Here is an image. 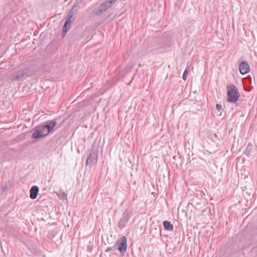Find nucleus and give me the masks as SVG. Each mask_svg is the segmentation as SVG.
I'll use <instances>...</instances> for the list:
<instances>
[{
    "label": "nucleus",
    "mask_w": 257,
    "mask_h": 257,
    "mask_svg": "<svg viewBox=\"0 0 257 257\" xmlns=\"http://www.w3.org/2000/svg\"><path fill=\"white\" fill-rule=\"evenodd\" d=\"M227 96L228 101L231 102H235L238 99L239 94L234 85H230L227 87Z\"/></svg>",
    "instance_id": "nucleus-1"
},
{
    "label": "nucleus",
    "mask_w": 257,
    "mask_h": 257,
    "mask_svg": "<svg viewBox=\"0 0 257 257\" xmlns=\"http://www.w3.org/2000/svg\"><path fill=\"white\" fill-rule=\"evenodd\" d=\"M30 76L29 70L25 68L20 70H16L14 74L10 77V79L12 81H17L23 79L25 77Z\"/></svg>",
    "instance_id": "nucleus-2"
},
{
    "label": "nucleus",
    "mask_w": 257,
    "mask_h": 257,
    "mask_svg": "<svg viewBox=\"0 0 257 257\" xmlns=\"http://www.w3.org/2000/svg\"><path fill=\"white\" fill-rule=\"evenodd\" d=\"M116 249L119 250L121 254H124L126 252L127 248V239L125 236H122L118 238L114 244Z\"/></svg>",
    "instance_id": "nucleus-3"
},
{
    "label": "nucleus",
    "mask_w": 257,
    "mask_h": 257,
    "mask_svg": "<svg viewBox=\"0 0 257 257\" xmlns=\"http://www.w3.org/2000/svg\"><path fill=\"white\" fill-rule=\"evenodd\" d=\"M110 7V5L109 4V3L107 2H105L103 3H102L100 5L99 9L98 10L95 11L94 12V13L96 15L102 14L103 12H105Z\"/></svg>",
    "instance_id": "nucleus-4"
},
{
    "label": "nucleus",
    "mask_w": 257,
    "mask_h": 257,
    "mask_svg": "<svg viewBox=\"0 0 257 257\" xmlns=\"http://www.w3.org/2000/svg\"><path fill=\"white\" fill-rule=\"evenodd\" d=\"M249 66L247 62H242L239 64V71L241 74H245L249 71Z\"/></svg>",
    "instance_id": "nucleus-5"
},
{
    "label": "nucleus",
    "mask_w": 257,
    "mask_h": 257,
    "mask_svg": "<svg viewBox=\"0 0 257 257\" xmlns=\"http://www.w3.org/2000/svg\"><path fill=\"white\" fill-rule=\"evenodd\" d=\"M129 220V213L127 210H125L122 214V217L119 220V225L123 227Z\"/></svg>",
    "instance_id": "nucleus-6"
},
{
    "label": "nucleus",
    "mask_w": 257,
    "mask_h": 257,
    "mask_svg": "<svg viewBox=\"0 0 257 257\" xmlns=\"http://www.w3.org/2000/svg\"><path fill=\"white\" fill-rule=\"evenodd\" d=\"M39 189L37 186H33L31 187L30 193V197L32 199H35L38 196Z\"/></svg>",
    "instance_id": "nucleus-7"
},
{
    "label": "nucleus",
    "mask_w": 257,
    "mask_h": 257,
    "mask_svg": "<svg viewBox=\"0 0 257 257\" xmlns=\"http://www.w3.org/2000/svg\"><path fill=\"white\" fill-rule=\"evenodd\" d=\"M97 161L96 157L94 155L90 154L87 157L86 164L87 165L91 166L94 162H96Z\"/></svg>",
    "instance_id": "nucleus-8"
},
{
    "label": "nucleus",
    "mask_w": 257,
    "mask_h": 257,
    "mask_svg": "<svg viewBox=\"0 0 257 257\" xmlns=\"http://www.w3.org/2000/svg\"><path fill=\"white\" fill-rule=\"evenodd\" d=\"M164 228L168 231H173L174 229L173 225L169 221H164L163 222Z\"/></svg>",
    "instance_id": "nucleus-9"
},
{
    "label": "nucleus",
    "mask_w": 257,
    "mask_h": 257,
    "mask_svg": "<svg viewBox=\"0 0 257 257\" xmlns=\"http://www.w3.org/2000/svg\"><path fill=\"white\" fill-rule=\"evenodd\" d=\"M56 124L57 122L55 120H53L49 124L45 125V127H46L48 133L50 132L54 127Z\"/></svg>",
    "instance_id": "nucleus-10"
},
{
    "label": "nucleus",
    "mask_w": 257,
    "mask_h": 257,
    "mask_svg": "<svg viewBox=\"0 0 257 257\" xmlns=\"http://www.w3.org/2000/svg\"><path fill=\"white\" fill-rule=\"evenodd\" d=\"M43 136V134L41 131L39 130V129L36 130V131L33 133L32 137L34 139H39L41 137Z\"/></svg>",
    "instance_id": "nucleus-11"
},
{
    "label": "nucleus",
    "mask_w": 257,
    "mask_h": 257,
    "mask_svg": "<svg viewBox=\"0 0 257 257\" xmlns=\"http://www.w3.org/2000/svg\"><path fill=\"white\" fill-rule=\"evenodd\" d=\"M71 23L68 22H65L64 25L63 27L62 33L64 35L70 29Z\"/></svg>",
    "instance_id": "nucleus-12"
},
{
    "label": "nucleus",
    "mask_w": 257,
    "mask_h": 257,
    "mask_svg": "<svg viewBox=\"0 0 257 257\" xmlns=\"http://www.w3.org/2000/svg\"><path fill=\"white\" fill-rule=\"evenodd\" d=\"M78 8H79L78 4L74 5L71 8L69 14L74 16V15L76 14V13L78 10Z\"/></svg>",
    "instance_id": "nucleus-13"
},
{
    "label": "nucleus",
    "mask_w": 257,
    "mask_h": 257,
    "mask_svg": "<svg viewBox=\"0 0 257 257\" xmlns=\"http://www.w3.org/2000/svg\"><path fill=\"white\" fill-rule=\"evenodd\" d=\"M38 129L40 131H41V132L42 133L43 136H46L49 133L46 127H45V125L42 126Z\"/></svg>",
    "instance_id": "nucleus-14"
},
{
    "label": "nucleus",
    "mask_w": 257,
    "mask_h": 257,
    "mask_svg": "<svg viewBox=\"0 0 257 257\" xmlns=\"http://www.w3.org/2000/svg\"><path fill=\"white\" fill-rule=\"evenodd\" d=\"M216 108L217 110V111L216 112L217 115L218 116H221L222 113V106L220 104H217L216 105Z\"/></svg>",
    "instance_id": "nucleus-15"
},
{
    "label": "nucleus",
    "mask_w": 257,
    "mask_h": 257,
    "mask_svg": "<svg viewBox=\"0 0 257 257\" xmlns=\"http://www.w3.org/2000/svg\"><path fill=\"white\" fill-rule=\"evenodd\" d=\"M74 16L68 14L67 18L66 20V22H68L70 23H71L72 21H74Z\"/></svg>",
    "instance_id": "nucleus-16"
},
{
    "label": "nucleus",
    "mask_w": 257,
    "mask_h": 257,
    "mask_svg": "<svg viewBox=\"0 0 257 257\" xmlns=\"http://www.w3.org/2000/svg\"><path fill=\"white\" fill-rule=\"evenodd\" d=\"M116 249V247L115 246V245H114L112 247H107L105 250V251L106 252H107L108 251H111V250H115Z\"/></svg>",
    "instance_id": "nucleus-17"
},
{
    "label": "nucleus",
    "mask_w": 257,
    "mask_h": 257,
    "mask_svg": "<svg viewBox=\"0 0 257 257\" xmlns=\"http://www.w3.org/2000/svg\"><path fill=\"white\" fill-rule=\"evenodd\" d=\"M60 198L63 200H67V194L63 192L61 194Z\"/></svg>",
    "instance_id": "nucleus-18"
},
{
    "label": "nucleus",
    "mask_w": 257,
    "mask_h": 257,
    "mask_svg": "<svg viewBox=\"0 0 257 257\" xmlns=\"http://www.w3.org/2000/svg\"><path fill=\"white\" fill-rule=\"evenodd\" d=\"M117 0H108L107 2L110 5V6H111Z\"/></svg>",
    "instance_id": "nucleus-19"
},
{
    "label": "nucleus",
    "mask_w": 257,
    "mask_h": 257,
    "mask_svg": "<svg viewBox=\"0 0 257 257\" xmlns=\"http://www.w3.org/2000/svg\"><path fill=\"white\" fill-rule=\"evenodd\" d=\"M187 75V73H186V72H184L183 77H182L184 80H186Z\"/></svg>",
    "instance_id": "nucleus-20"
},
{
    "label": "nucleus",
    "mask_w": 257,
    "mask_h": 257,
    "mask_svg": "<svg viewBox=\"0 0 257 257\" xmlns=\"http://www.w3.org/2000/svg\"><path fill=\"white\" fill-rule=\"evenodd\" d=\"M189 66H188L186 68V69H185V70L184 72H186V73H188V71H189Z\"/></svg>",
    "instance_id": "nucleus-21"
}]
</instances>
